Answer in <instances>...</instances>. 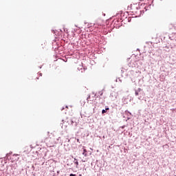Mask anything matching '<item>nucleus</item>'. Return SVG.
<instances>
[{
    "label": "nucleus",
    "instance_id": "nucleus-6",
    "mask_svg": "<svg viewBox=\"0 0 176 176\" xmlns=\"http://www.w3.org/2000/svg\"><path fill=\"white\" fill-rule=\"evenodd\" d=\"M138 91H141V88H138Z\"/></svg>",
    "mask_w": 176,
    "mask_h": 176
},
{
    "label": "nucleus",
    "instance_id": "nucleus-4",
    "mask_svg": "<svg viewBox=\"0 0 176 176\" xmlns=\"http://www.w3.org/2000/svg\"><path fill=\"white\" fill-rule=\"evenodd\" d=\"M87 101H90V96H89L87 98Z\"/></svg>",
    "mask_w": 176,
    "mask_h": 176
},
{
    "label": "nucleus",
    "instance_id": "nucleus-10",
    "mask_svg": "<svg viewBox=\"0 0 176 176\" xmlns=\"http://www.w3.org/2000/svg\"><path fill=\"white\" fill-rule=\"evenodd\" d=\"M39 79V78H36V80Z\"/></svg>",
    "mask_w": 176,
    "mask_h": 176
},
{
    "label": "nucleus",
    "instance_id": "nucleus-5",
    "mask_svg": "<svg viewBox=\"0 0 176 176\" xmlns=\"http://www.w3.org/2000/svg\"><path fill=\"white\" fill-rule=\"evenodd\" d=\"M135 96H138V91H136L135 92Z\"/></svg>",
    "mask_w": 176,
    "mask_h": 176
},
{
    "label": "nucleus",
    "instance_id": "nucleus-1",
    "mask_svg": "<svg viewBox=\"0 0 176 176\" xmlns=\"http://www.w3.org/2000/svg\"><path fill=\"white\" fill-rule=\"evenodd\" d=\"M82 155H83L85 157H87V151L86 150V148H83Z\"/></svg>",
    "mask_w": 176,
    "mask_h": 176
},
{
    "label": "nucleus",
    "instance_id": "nucleus-3",
    "mask_svg": "<svg viewBox=\"0 0 176 176\" xmlns=\"http://www.w3.org/2000/svg\"><path fill=\"white\" fill-rule=\"evenodd\" d=\"M102 113H107V111L103 109V110L102 111Z\"/></svg>",
    "mask_w": 176,
    "mask_h": 176
},
{
    "label": "nucleus",
    "instance_id": "nucleus-2",
    "mask_svg": "<svg viewBox=\"0 0 176 176\" xmlns=\"http://www.w3.org/2000/svg\"><path fill=\"white\" fill-rule=\"evenodd\" d=\"M74 164H76V168H78V166H79V162L78 161H75Z\"/></svg>",
    "mask_w": 176,
    "mask_h": 176
},
{
    "label": "nucleus",
    "instance_id": "nucleus-7",
    "mask_svg": "<svg viewBox=\"0 0 176 176\" xmlns=\"http://www.w3.org/2000/svg\"><path fill=\"white\" fill-rule=\"evenodd\" d=\"M39 76H42V73H38Z\"/></svg>",
    "mask_w": 176,
    "mask_h": 176
},
{
    "label": "nucleus",
    "instance_id": "nucleus-9",
    "mask_svg": "<svg viewBox=\"0 0 176 176\" xmlns=\"http://www.w3.org/2000/svg\"><path fill=\"white\" fill-rule=\"evenodd\" d=\"M106 111H109V108H106Z\"/></svg>",
    "mask_w": 176,
    "mask_h": 176
},
{
    "label": "nucleus",
    "instance_id": "nucleus-8",
    "mask_svg": "<svg viewBox=\"0 0 176 176\" xmlns=\"http://www.w3.org/2000/svg\"><path fill=\"white\" fill-rule=\"evenodd\" d=\"M70 176H76V175H74V174H70Z\"/></svg>",
    "mask_w": 176,
    "mask_h": 176
}]
</instances>
